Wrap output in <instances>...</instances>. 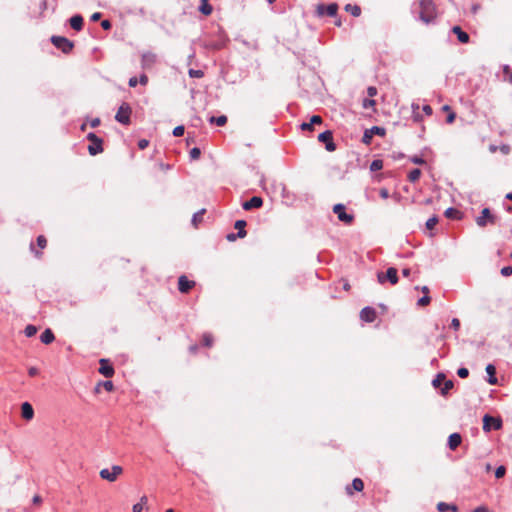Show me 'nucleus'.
I'll use <instances>...</instances> for the list:
<instances>
[{
  "label": "nucleus",
  "mask_w": 512,
  "mask_h": 512,
  "mask_svg": "<svg viewBox=\"0 0 512 512\" xmlns=\"http://www.w3.org/2000/svg\"><path fill=\"white\" fill-rule=\"evenodd\" d=\"M383 168V161L380 159L373 160L370 164V170L375 172Z\"/></svg>",
  "instance_id": "f704fd0d"
},
{
  "label": "nucleus",
  "mask_w": 512,
  "mask_h": 512,
  "mask_svg": "<svg viewBox=\"0 0 512 512\" xmlns=\"http://www.w3.org/2000/svg\"><path fill=\"white\" fill-rule=\"evenodd\" d=\"M149 145V141L146 139H142L138 142L139 149L143 150Z\"/></svg>",
  "instance_id": "13d9d810"
},
{
  "label": "nucleus",
  "mask_w": 512,
  "mask_h": 512,
  "mask_svg": "<svg viewBox=\"0 0 512 512\" xmlns=\"http://www.w3.org/2000/svg\"><path fill=\"white\" fill-rule=\"evenodd\" d=\"M99 125H100V119H99V118H94V119H92V120L90 121V126H91L92 128H95V127H97V126H99Z\"/></svg>",
  "instance_id": "774afa93"
},
{
  "label": "nucleus",
  "mask_w": 512,
  "mask_h": 512,
  "mask_svg": "<svg viewBox=\"0 0 512 512\" xmlns=\"http://www.w3.org/2000/svg\"><path fill=\"white\" fill-rule=\"evenodd\" d=\"M188 73L191 78H202L204 76L202 70L190 69Z\"/></svg>",
  "instance_id": "a19ab883"
},
{
  "label": "nucleus",
  "mask_w": 512,
  "mask_h": 512,
  "mask_svg": "<svg viewBox=\"0 0 512 512\" xmlns=\"http://www.w3.org/2000/svg\"><path fill=\"white\" fill-rule=\"evenodd\" d=\"M443 381H445V376L443 374H438L437 377L433 380V385L435 387H439Z\"/></svg>",
  "instance_id": "49530a36"
},
{
  "label": "nucleus",
  "mask_w": 512,
  "mask_h": 512,
  "mask_svg": "<svg viewBox=\"0 0 512 512\" xmlns=\"http://www.w3.org/2000/svg\"><path fill=\"white\" fill-rule=\"evenodd\" d=\"M184 126H177L173 130V135L176 137H180L184 134Z\"/></svg>",
  "instance_id": "3c124183"
},
{
  "label": "nucleus",
  "mask_w": 512,
  "mask_h": 512,
  "mask_svg": "<svg viewBox=\"0 0 512 512\" xmlns=\"http://www.w3.org/2000/svg\"><path fill=\"white\" fill-rule=\"evenodd\" d=\"M437 223H438V218L435 216L431 217L427 220L426 227H427V229L432 230L436 226Z\"/></svg>",
  "instance_id": "58836bf2"
},
{
  "label": "nucleus",
  "mask_w": 512,
  "mask_h": 512,
  "mask_svg": "<svg viewBox=\"0 0 512 512\" xmlns=\"http://www.w3.org/2000/svg\"><path fill=\"white\" fill-rule=\"evenodd\" d=\"M344 9L346 12L351 13L354 17L361 15V8L356 4H347Z\"/></svg>",
  "instance_id": "c85d7f7f"
},
{
  "label": "nucleus",
  "mask_w": 512,
  "mask_h": 512,
  "mask_svg": "<svg viewBox=\"0 0 512 512\" xmlns=\"http://www.w3.org/2000/svg\"><path fill=\"white\" fill-rule=\"evenodd\" d=\"M419 16L425 23H430L437 17L436 6L432 0L420 1Z\"/></svg>",
  "instance_id": "f257e3e1"
},
{
  "label": "nucleus",
  "mask_w": 512,
  "mask_h": 512,
  "mask_svg": "<svg viewBox=\"0 0 512 512\" xmlns=\"http://www.w3.org/2000/svg\"><path fill=\"white\" fill-rule=\"evenodd\" d=\"M69 22H70V26H71L72 29H74L76 31H80L82 29V26H83V18H82V16L75 15V16L70 18Z\"/></svg>",
  "instance_id": "4be33fe9"
},
{
  "label": "nucleus",
  "mask_w": 512,
  "mask_h": 512,
  "mask_svg": "<svg viewBox=\"0 0 512 512\" xmlns=\"http://www.w3.org/2000/svg\"><path fill=\"white\" fill-rule=\"evenodd\" d=\"M37 246L40 249H44L47 246V239L45 238V236L40 235L37 237Z\"/></svg>",
  "instance_id": "79ce46f5"
},
{
  "label": "nucleus",
  "mask_w": 512,
  "mask_h": 512,
  "mask_svg": "<svg viewBox=\"0 0 512 512\" xmlns=\"http://www.w3.org/2000/svg\"><path fill=\"white\" fill-rule=\"evenodd\" d=\"M205 213V209H202L201 211L195 213L192 218V223L195 227H197L198 223H200L203 219V214Z\"/></svg>",
  "instance_id": "c9c22d12"
},
{
  "label": "nucleus",
  "mask_w": 512,
  "mask_h": 512,
  "mask_svg": "<svg viewBox=\"0 0 512 512\" xmlns=\"http://www.w3.org/2000/svg\"><path fill=\"white\" fill-rule=\"evenodd\" d=\"M21 413H22V417L26 420L32 419L33 415H34L33 408L28 402H25L22 404Z\"/></svg>",
  "instance_id": "412c9836"
},
{
  "label": "nucleus",
  "mask_w": 512,
  "mask_h": 512,
  "mask_svg": "<svg viewBox=\"0 0 512 512\" xmlns=\"http://www.w3.org/2000/svg\"><path fill=\"white\" fill-rule=\"evenodd\" d=\"M269 179L266 178L264 175L261 176V179H260V185L261 187L264 189V190H268L267 188V183H268Z\"/></svg>",
  "instance_id": "6e6d98bb"
},
{
  "label": "nucleus",
  "mask_w": 512,
  "mask_h": 512,
  "mask_svg": "<svg viewBox=\"0 0 512 512\" xmlns=\"http://www.w3.org/2000/svg\"><path fill=\"white\" fill-rule=\"evenodd\" d=\"M116 120L122 124H128V106L123 103L115 116Z\"/></svg>",
  "instance_id": "f3484780"
},
{
  "label": "nucleus",
  "mask_w": 512,
  "mask_h": 512,
  "mask_svg": "<svg viewBox=\"0 0 512 512\" xmlns=\"http://www.w3.org/2000/svg\"><path fill=\"white\" fill-rule=\"evenodd\" d=\"M501 274L505 277L512 275V266H505L501 269Z\"/></svg>",
  "instance_id": "603ef678"
},
{
  "label": "nucleus",
  "mask_w": 512,
  "mask_h": 512,
  "mask_svg": "<svg viewBox=\"0 0 512 512\" xmlns=\"http://www.w3.org/2000/svg\"><path fill=\"white\" fill-rule=\"evenodd\" d=\"M502 427V420L500 418H494L490 415L483 417V430L489 432L491 429L499 430Z\"/></svg>",
  "instance_id": "1a4fd4ad"
},
{
  "label": "nucleus",
  "mask_w": 512,
  "mask_h": 512,
  "mask_svg": "<svg viewBox=\"0 0 512 512\" xmlns=\"http://www.w3.org/2000/svg\"><path fill=\"white\" fill-rule=\"evenodd\" d=\"M457 374L460 378H466L469 375V370L467 368H459Z\"/></svg>",
  "instance_id": "8fccbe9b"
},
{
  "label": "nucleus",
  "mask_w": 512,
  "mask_h": 512,
  "mask_svg": "<svg viewBox=\"0 0 512 512\" xmlns=\"http://www.w3.org/2000/svg\"><path fill=\"white\" fill-rule=\"evenodd\" d=\"M472 512H489V509L487 506L482 505L475 508Z\"/></svg>",
  "instance_id": "0e129e2a"
},
{
  "label": "nucleus",
  "mask_w": 512,
  "mask_h": 512,
  "mask_svg": "<svg viewBox=\"0 0 512 512\" xmlns=\"http://www.w3.org/2000/svg\"><path fill=\"white\" fill-rule=\"evenodd\" d=\"M431 298L428 295H424L418 300V305L420 306H426L430 303Z\"/></svg>",
  "instance_id": "de8ad7c7"
},
{
  "label": "nucleus",
  "mask_w": 512,
  "mask_h": 512,
  "mask_svg": "<svg viewBox=\"0 0 512 512\" xmlns=\"http://www.w3.org/2000/svg\"><path fill=\"white\" fill-rule=\"evenodd\" d=\"M497 221L498 217L489 208L482 209L481 214L475 219L476 224L481 228L486 227L488 224L495 225Z\"/></svg>",
  "instance_id": "f03ea898"
},
{
  "label": "nucleus",
  "mask_w": 512,
  "mask_h": 512,
  "mask_svg": "<svg viewBox=\"0 0 512 512\" xmlns=\"http://www.w3.org/2000/svg\"><path fill=\"white\" fill-rule=\"evenodd\" d=\"M211 123H215L218 126H224L227 123V117L225 115H221L219 117L212 116L210 118Z\"/></svg>",
  "instance_id": "72a5a7b5"
},
{
  "label": "nucleus",
  "mask_w": 512,
  "mask_h": 512,
  "mask_svg": "<svg viewBox=\"0 0 512 512\" xmlns=\"http://www.w3.org/2000/svg\"><path fill=\"white\" fill-rule=\"evenodd\" d=\"M189 154H190V158H191L192 160H197V159H199V157H200V155H201V151H200V149H199V148L194 147V148H192V149L190 150V153H189Z\"/></svg>",
  "instance_id": "4c0bfd02"
},
{
  "label": "nucleus",
  "mask_w": 512,
  "mask_h": 512,
  "mask_svg": "<svg viewBox=\"0 0 512 512\" xmlns=\"http://www.w3.org/2000/svg\"><path fill=\"white\" fill-rule=\"evenodd\" d=\"M147 501H148V499L146 496L141 497L140 502L133 505V507H132L133 512H141L143 510L144 506L147 504Z\"/></svg>",
  "instance_id": "2f4dec72"
},
{
  "label": "nucleus",
  "mask_w": 512,
  "mask_h": 512,
  "mask_svg": "<svg viewBox=\"0 0 512 512\" xmlns=\"http://www.w3.org/2000/svg\"><path fill=\"white\" fill-rule=\"evenodd\" d=\"M333 212L337 215L339 221L345 224H352L354 221V216L352 214H348L345 211V206L341 203L335 204L333 206Z\"/></svg>",
  "instance_id": "0eeeda50"
},
{
  "label": "nucleus",
  "mask_w": 512,
  "mask_h": 512,
  "mask_svg": "<svg viewBox=\"0 0 512 512\" xmlns=\"http://www.w3.org/2000/svg\"><path fill=\"white\" fill-rule=\"evenodd\" d=\"M364 489V482L360 478H354L351 486H347L348 495H353V491L361 492Z\"/></svg>",
  "instance_id": "a211bd4d"
},
{
  "label": "nucleus",
  "mask_w": 512,
  "mask_h": 512,
  "mask_svg": "<svg viewBox=\"0 0 512 512\" xmlns=\"http://www.w3.org/2000/svg\"><path fill=\"white\" fill-rule=\"evenodd\" d=\"M101 383H102V387H103L106 391H108V392L113 391V389H114V385H113V382H112V381L107 380V381H102Z\"/></svg>",
  "instance_id": "a18cd8bd"
},
{
  "label": "nucleus",
  "mask_w": 512,
  "mask_h": 512,
  "mask_svg": "<svg viewBox=\"0 0 512 512\" xmlns=\"http://www.w3.org/2000/svg\"><path fill=\"white\" fill-rule=\"evenodd\" d=\"M99 364H100V368L98 371L104 377L109 378L114 375V368L108 359H104V358L100 359Z\"/></svg>",
  "instance_id": "ddd939ff"
},
{
  "label": "nucleus",
  "mask_w": 512,
  "mask_h": 512,
  "mask_svg": "<svg viewBox=\"0 0 512 512\" xmlns=\"http://www.w3.org/2000/svg\"><path fill=\"white\" fill-rule=\"evenodd\" d=\"M503 72L505 76L507 77V80L512 84V70L509 66H505L503 69Z\"/></svg>",
  "instance_id": "09e8293b"
},
{
  "label": "nucleus",
  "mask_w": 512,
  "mask_h": 512,
  "mask_svg": "<svg viewBox=\"0 0 512 512\" xmlns=\"http://www.w3.org/2000/svg\"><path fill=\"white\" fill-rule=\"evenodd\" d=\"M376 104L375 100L373 99H365L363 101V108L367 109V108H370V107H374Z\"/></svg>",
  "instance_id": "864d4df0"
},
{
  "label": "nucleus",
  "mask_w": 512,
  "mask_h": 512,
  "mask_svg": "<svg viewBox=\"0 0 512 512\" xmlns=\"http://www.w3.org/2000/svg\"><path fill=\"white\" fill-rule=\"evenodd\" d=\"M452 32L457 36L459 42L466 44L469 42V35L461 29L460 26H454Z\"/></svg>",
  "instance_id": "aec40b11"
},
{
  "label": "nucleus",
  "mask_w": 512,
  "mask_h": 512,
  "mask_svg": "<svg viewBox=\"0 0 512 512\" xmlns=\"http://www.w3.org/2000/svg\"><path fill=\"white\" fill-rule=\"evenodd\" d=\"M318 140L325 143V147L329 152L335 151L336 145L333 141V133L330 130L320 133L318 135Z\"/></svg>",
  "instance_id": "9d476101"
},
{
  "label": "nucleus",
  "mask_w": 512,
  "mask_h": 512,
  "mask_svg": "<svg viewBox=\"0 0 512 512\" xmlns=\"http://www.w3.org/2000/svg\"><path fill=\"white\" fill-rule=\"evenodd\" d=\"M437 509L439 512H446L448 510L452 511V512H458V508L456 505H453V504H447L445 502H439L437 504Z\"/></svg>",
  "instance_id": "cd10ccee"
},
{
  "label": "nucleus",
  "mask_w": 512,
  "mask_h": 512,
  "mask_svg": "<svg viewBox=\"0 0 512 512\" xmlns=\"http://www.w3.org/2000/svg\"><path fill=\"white\" fill-rule=\"evenodd\" d=\"M506 474V468L505 466L501 465L495 470V477L500 479L503 478Z\"/></svg>",
  "instance_id": "ea45409f"
},
{
  "label": "nucleus",
  "mask_w": 512,
  "mask_h": 512,
  "mask_svg": "<svg viewBox=\"0 0 512 512\" xmlns=\"http://www.w3.org/2000/svg\"><path fill=\"white\" fill-rule=\"evenodd\" d=\"M375 135L384 137L386 135L385 128L379 127V126H373L370 129H366L363 134V137H362V142L366 145H369L372 141L373 136H375Z\"/></svg>",
  "instance_id": "6e6552de"
},
{
  "label": "nucleus",
  "mask_w": 512,
  "mask_h": 512,
  "mask_svg": "<svg viewBox=\"0 0 512 512\" xmlns=\"http://www.w3.org/2000/svg\"><path fill=\"white\" fill-rule=\"evenodd\" d=\"M444 214L449 219L460 220L462 218V213L458 209L452 207L446 209Z\"/></svg>",
  "instance_id": "393cba45"
},
{
  "label": "nucleus",
  "mask_w": 512,
  "mask_h": 512,
  "mask_svg": "<svg viewBox=\"0 0 512 512\" xmlns=\"http://www.w3.org/2000/svg\"><path fill=\"white\" fill-rule=\"evenodd\" d=\"M420 176H421V170L416 168V169H413V170H411V171L409 172V174H408V180H409L410 182H413V183H414V182H416V181H418V180H419Z\"/></svg>",
  "instance_id": "473e14b6"
},
{
  "label": "nucleus",
  "mask_w": 512,
  "mask_h": 512,
  "mask_svg": "<svg viewBox=\"0 0 512 512\" xmlns=\"http://www.w3.org/2000/svg\"><path fill=\"white\" fill-rule=\"evenodd\" d=\"M199 11L202 14H204L205 16H209L212 13L213 8L209 4V0H201V5L199 6Z\"/></svg>",
  "instance_id": "bb28decb"
},
{
  "label": "nucleus",
  "mask_w": 512,
  "mask_h": 512,
  "mask_svg": "<svg viewBox=\"0 0 512 512\" xmlns=\"http://www.w3.org/2000/svg\"><path fill=\"white\" fill-rule=\"evenodd\" d=\"M442 111L449 112V115H447V119H446V122L448 124H451V123H453L455 121L456 114H455V112L452 110V108L449 105H444L442 107Z\"/></svg>",
  "instance_id": "c756f323"
},
{
  "label": "nucleus",
  "mask_w": 512,
  "mask_h": 512,
  "mask_svg": "<svg viewBox=\"0 0 512 512\" xmlns=\"http://www.w3.org/2000/svg\"><path fill=\"white\" fill-rule=\"evenodd\" d=\"M195 285V281L189 280L186 275H181L178 278V290L183 294L189 293L190 290L195 287Z\"/></svg>",
  "instance_id": "9b49d317"
},
{
  "label": "nucleus",
  "mask_w": 512,
  "mask_h": 512,
  "mask_svg": "<svg viewBox=\"0 0 512 512\" xmlns=\"http://www.w3.org/2000/svg\"><path fill=\"white\" fill-rule=\"evenodd\" d=\"M51 42L65 54L70 53L74 48V43L62 36H52Z\"/></svg>",
  "instance_id": "7ed1b4c3"
},
{
  "label": "nucleus",
  "mask_w": 512,
  "mask_h": 512,
  "mask_svg": "<svg viewBox=\"0 0 512 512\" xmlns=\"http://www.w3.org/2000/svg\"><path fill=\"white\" fill-rule=\"evenodd\" d=\"M451 327L454 329V330H459L460 328V321L458 318H453L452 321H451Z\"/></svg>",
  "instance_id": "4d7b16f0"
},
{
  "label": "nucleus",
  "mask_w": 512,
  "mask_h": 512,
  "mask_svg": "<svg viewBox=\"0 0 512 512\" xmlns=\"http://www.w3.org/2000/svg\"><path fill=\"white\" fill-rule=\"evenodd\" d=\"M453 388V382L451 380L444 381V387L442 388V394H447L449 390Z\"/></svg>",
  "instance_id": "c03bdc74"
},
{
  "label": "nucleus",
  "mask_w": 512,
  "mask_h": 512,
  "mask_svg": "<svg viewBox=\"0 0 512 512\" xmlns=\"http://www.w3.org/2000/svg\"><path fill=\"white\" fill-rule=\"evenodd\" d=\"M213 342H214V337L211 333H204L203 336H202V344L205 346V347H212L213 345Z\"/></svg>",
  "instance_id": "7c9ffc66"
},
{
  "label": "nucleus",
  "mask_w": 512,
  "mask_h": 512,
  "mask_svg": "<svg viewBox=\"0 0 512 512\" xmlns=\"http://www.w3.org/2000/svg\"><path fill=\"white\" fill-rule=\"evenodd\" d=\"M101 26H102L103 29L108 30L111 27V23H110L109 20H103L101 22Z\"/></svg>",
  "instance_id": "338daca9"
},
{
  "label": "nucleus",
  "mask_w": 512,
  "mask_h": 512,
  "mask_svg": "<svg viewBox=\"0 0 512 512\" xmlns=\"http://www.w3.org/2000/svg\"><path fill=\"white\" fill-rule=\"evenodd\" d=\"M37 333V327L34 325H28L25 328V334L27 337H32Z\"/></svg>",
  "instance_id": "e433bc0d"
},
{
  "label": "nucleus",
  "mask_w": 512,
  "mask_h": 512,
  "mask_svg": "<svg viewBox=\"0 0 512 512\" xmlns=\"http://www.w3.org/2000/svg\"><path fill=\"white\" fill-rule=\"evenodd\" d=\"M316 11L319 16H323L325 14L328 16H335L338 11V5L336 3H331L327 6L321 4L317 6Z\"/></svg>",
  "instance_id": "f8f14e48"
},
{
  "label": "nucleus",
  "mask_w": 512,
  "mask_h": 512,
  "mask_svg": "<svg viewBox=\"0 0 512 512\" xmlns=\"http://www.w3.org/2000/svg\"><path fill=\"white\" fill-rule=\"evenodd\" d=\"M87 139L90 141L88 146V152L91 155H97L103 151V140L99 138L95 133H89Z\"/></svg>",
  "instance_id": "20e7f679"
},
{
  "label": "nucleus",
  "mask_w": 512,
  "mask_h": 512,
  "mask_svg": "<svg viewBox=\"0 0 512 512\" xmlns=\"http://www.w3.org/2000/svg\"><path fill=\"white\" fill-rule=\"evenodd\" d=\"M412 108H413V120H414L415 122H419V121H421V120H422V116L420 115V113H419V112H417V111H416V110H418V109H419V106H418V105L413 104V105H412Z\"/></svg>",
  "instance_id": "37998d69"
},
{
  "label": "nucleus",
  "mask_w": 512,
  "mask_h": 512,
  "mask_svg": "<svg viewBox=\"0 0 512 512\" xmlns=\"http://www.w3.org/2000/svg\"><path fill=\"white\" fill-rule=\"evenodd\" d=\"M301 129L302 130H307V131H312L313 130V125L311 122L309 123H302L301 124Z\"/></svg>",
  "instance_id": "e2e57ef3"
},
{
  "label": "nucleus",
  "mask_w": 512,
  "mask_h": 512,
  "mask_svg": "<svg viewBox=\"0 0 512 512\" xmlns=\"http://www.w3.org/2000/svg\"><path fill=\"white\" fill-rule=\"evenodd\" d=\"M377 317V312L372 307H364L360 312V318L361 320L372 323L375 321Z\"/></svg>",
  "instance_id": "2eb2a0df"
},
{
  "label": "nucleus",
  "mask_w": 512,
  "mask_h": 512,
  "mask_svg": "<svg viewBox=\"0 0 512 512\" xmlns=\"http://www.w3.org/2000/svg\"><path fill=\"white\" fill-rule=\"evenodd\" d=\"M462 442V437L459 433H452L448 438V446L451 450H456Z\"/></svg>",
  "instance_id": "6ab92c4d"
},
{
  "label": "nucleus",
  "mask_w": 512,
  "mask_h": 512,
  "mask_svg": "<svg viewBox=\"0 0 512 512\" xmlns=\"http://www.w3.org/2000/svg\"><path fill=\"white\" fill-rule=\"evenodd\" d=\"M263 205V200L259 196H253L250 200L242 204L244 210H251L253 208H260Z\"/></svg>",
  "instance_id": "dca6fc26"
},
{
  "label": "nucleus",
  "mask_w": 512,
  "mask_h": 512,
  "mask_svg": "<svg viewBox=\"0 0 512 512\" xmlns=\"http://www.w3.org/2000/svg\"><path fill=\"white\" fill-rule=\"evenodd\" d=\"M41 341L42 343L44 344H50L54 341L55 339V336L53 334V332L51 331V329H46L42 334H41Z\"/></svg>",
  "instance_id": "a878e982"
},
{
  "label": "nucleus",
  "mask_w": 512,
  "mask_h": 512,
  "mask_svg": "<svg viewBox=\"0 0 512 512\" xmlns=\"http://www.w3.org/2000/svg\"><path fill=\"white\" fill-rule=\"evenodd\" d=\"M122 473H123V468L121 466H112L111 468L102 469L100 471V476L104 480L113 482Z\"/></svg>",
  "instance_id": "423d86ee"
},
{
  "label": "nucleus",
  "mask_w": 512,
  "mask_h": 512,
  "mask_svg": "<svg viewBox=\"0 0 512 512\" xmlns=\"http://www.w3.org/2000/svg\"><path fill=\"white\" fill-rule=\"evenodd\" d=\"M367 94L369 97H374L377 94L376 87H373V86L368 87Z\"/></svg>",
  "instance_id": "bf43d9fd"
},
{
  "label": "nucleus",
  "mask_w": 512,
  "mask_h": 512,
  "mask_svg": "<svg viewBox=\"0 0 512 512\" xmlns=\"http://www.w3.org/2000/svg\"><path fill=\"white\" fill-rule=\"evenodd\" d=\"M156 54L152 52H146L142 54L141 65L144 69H151L156 63Z\"/></svg>",
  "instance_id": "4468645a"
},
{
  "label": "nucleus",
  "mask_w": 512,
  "mask_h": 512,
  "mask_svg": "<svg viewBox=\"0 0 512 512\" xmlns=\"http://www.w3.org/2000/svg\"><path fill=\"white\" fill-rule=\"evenodd\" d=\"M138 81H139V84H141V85H144V86L147 85V83H148L147 75L146 74H142L140 76V78H138Z\"/></svg>",
  "instance_id": "680f3d73"
},
{
  "label": "nucleus",
  "mask_w": 512,
  "mask_h": 512,
  "mask_svg": "<svg viewBox=\"0 0 512 512\" xmlns=\"http://www.w3.org/2000/svg\"><path fill=\"white\" fill-rule=\"evenodd\" d=\"M380 196L383 199H387L389 197V191L386 188L380 189Z\"/></svg>",
  "instance_id": "69168bd1"
},
{
  "label": "nucleus",
  "mask_w": 512,
  "mask_h": 512,
  "mask_svg": "<svg viewBox=\"0 0 512 512\" xmlns=\"http://www.w3.org/2000/svg\"><path fill=\"white\" fill-rule=\"evenodd\" d=\"M422 109L427 116H431L433 113L432 107L430 105H424Z\"/></svg>",
  "instance_id": "052dcab7"
},
{
  "label": "nucleus",
  "mask_w": 512,
  "mask_h": 512,
  "mask_svg": "<svg viewBox=\"0 0 512 512\" xmlns=\"http://www.w3.org/2000/svg\"><path fill=\"white\" fill-rule=\"evenodd\" d=\"M246 221L245 220H237L234 224V228L238 230L237 236L239 238H244L246 236Z\"/></svg>",
  "instance_id": "5701e85b"
},
{
  "label": "nucleus",
  "mask_w": 512,
  "mask_h": 512,
  "mask_svg": "<svg viewBox=\"0 0 512 512\" xmlns=\"http://www.w3.org/2000/svg\"><path fill=\"white\" fill-rule=\"evenodd\" d=\"M486 372H487V374L489 375V378H488V382H489V384H491V385H495V384L497 383V378H496V376H495V374H496V368H495V366H494V365H492V364H488V365L486 366Z\"/></svg>",
  "instance_id": "b1692460"
},
{
  "label": "nucleus",
  "mask_w": 512,
  "mask_h": 512,
  "mask_svg": "<svg viewBox=\"0 0 512 512\" xmlns=\"http://www.w3.org/2000/svg\"><path fill=\"white\" fill-rule=\"evenodd\" d=\"M310 122L312 123V125L321 124L322 118L319 115H313L310 119Z\"/></svg>",
  "instance_id": "5fc2aeb1"
},
{
  "label": "nucleus",
  "mask_w": 512,
  "mask_h": 512,
  "mask_svg": "<svg viewBox=\"0 0 512 512\" xmlns=\"http://www.w3.org/2000/svg\"><path fill=\"white\" fill-rule=\"evenodd\" d=\"M377 280L380 284H384L385 281H389L392 285L398 283V272L394 267H390L387 269L386 273L379 272L377 274Z\"/></svg>",
  "instance_id": "39448f33"
}]
</instances>
